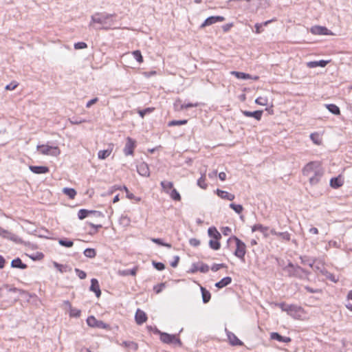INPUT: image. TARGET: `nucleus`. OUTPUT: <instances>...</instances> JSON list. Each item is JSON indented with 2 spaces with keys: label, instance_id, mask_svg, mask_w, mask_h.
Wrapping results in <instances>:
<instances>
[{
  "label": "nucleus",
  "instance_id": "obj_1",
  "mask_svg": "<svg viewBox=\"0 0 352 352\" xmlns=\"http://www.w3.org/2000/svg\"><path fill=\"white\" fill-rule=\"evenodd\" d=\"M303 175L309 178L311 185H316L324 175V170L318 162L308 163L302 170Z\"/></svg>",
  "mask_w": 352,
  "mask_h": 352
},
{
  "label": "nucleus",
  "instance_id": "obj_2",
  "mask_svg": "<svg viewBox=\"0 0 352 352\" xmlns=\"http://www.w3.org/2000/svg\"><path fill=\"white\" fill-rule=\"evenodd\" d=\"M116 14H106L96 12L91 16V21L89 26H93L94 23H99L102 26L100 28H95L96 30H108L111 28L113 21L112 18L116 16Z\"/></svg>",
  "mask_w": 352,
  "mask_h": 352
},
{
  "label": "nucleus",
  "instance_id": "obj_3",
  "mask_svg": "<svg viewBox=\"0 0 352 352\" xmlns=\"http://www.w3.org/2000/svg\"><path fill=\"white\" fill-rule=\"evenodd\" d=\"M283 311H285L289 316L296 320H304L307 319L306 311L300 306L296 305H288L285 302L276 304Z\"/></svg>",
  "mask_w": 352,
  "mask_h": 352
},
{
  "label": "nucleus",
  "instance_id": "obj_4",
  "mask_svg": "<svg viewBox=\"0 0 352 352\" xmlns=\"http://www.w3.org/2000/svg\"><path fill=\"white\" fill-rule=\"evenodd\" d=\"M316 272L319 277H321L323 279H329L333 283H337L338 281V277H336L332 273L329 272L324 267V265H316Z\"/></svg>",
  "mask_w": 352,
  "mask_h": 352
},
{
  "label": "nucleus",
  "instance_id": "obj_5",
  "mask_svg": "<svg viewBox=\"0 0 352 352\" xmlns=\"http://www.w3.org/2000/svg\"><path fill=\"white\" fill-rule=\"evenodd\" d=\"M228 241H234L235 243L236 249L234 254L239 258H243L245 254V244L235 236L230 238Z\"/></svg>",
  "mask_w": 352,
  "mask_h": 352
},
{
  "label": "nucleus",
  "instance_id": "obj_6",
  "mask_svg": "<svg viewBox=\"0 0 352 352\" xmlns=\"http://www.w3.org/2000/svg\"><path fill=\"white\" fill-rule=\"evenodd\" d=\"M37 150L40 153L43 155H52V156H58L60 151L58 146H52L49 145H38Z\"/></svg>",
  "mask_w": 352,
  "mask_h": 352
},
{
  "label": "nucleus",
  "instance_id": "obj_7",
  "mask_svg": "<svg viewBox=\"0 0 352 352\" xmlns=\"http://www.w3.org/2000/svg\"><path fill=\"white\" fill-rule=\"evenodd\" d=\"M87 324L88 326L94 328H98L105 329L108 328V324H105L101 320H97L94 316H89L87 319Z\"/></svg>",
  "mask_w": 352,
  "mask_h": 352
},
{
  "label": "nucleus",
  "instance_id": "obj_8",
  "mask_svg": "<svg viewBox=\"0 0 352 352\" xmlns=\"http://www.w3.org/2000/svg\"><path fill=\"white\" fill-rule=\"evenodd\" d=\"M136 142L133 139L130 137L126 138V142L125 144L124 148L123 149V152L126 156L133 155L134 153V149L135 148Z\"/></svg>",
  "mask_w": 352,
  "mask_h": 352
},
{
  "label": "nucleus",
  "instance_id": "obj_9",
  "mask_svg": "<svg viewBox=\"0 0 352 352\" xmlns=\"http://www.w3.org/2000/svg\"><path fill=\"white\" fill-rule=\"evenodd\" d=\"M160 340L162 342L167 344H180V340L175 335H170L166 333H161Z\"/></svg>",
  "mask_w": 352,
  "mask_h": 352
},
{
  "label": "nucleus",
  "instance_id": "obj_10",
  "mask_svg": "<svg viewBox=\"0 0 352 352\" xmlns=\"http://www.w3.org/2000/svg\"><path fill=\"white\" fill-rule=\"evenodd\" d=\"M0 236H2L4 238L10 239V240L17 243H22V240L17 235L3 229L0 227Z\"/></svg>",
  "mask_w": 352,
  "mask_h": 352
},
{
  "label": "nucleus",
  "instance_id": "obj_11",
  "mask_svg": "<svg viewBox=\"0 0 352 352\" xmlns=\"http://www.w3.org/2000/svg\"><path fill=\"white\" fill-rule=\"evenodd\" d=\"M225 20V18L221 16H211L208 17L204 22L201 25V28H205L206 26L212 25L217 22H221Z\"/></svg>",
  "mask_w": 352,
  "mask_h": 352
},
{
  "label": "nucleus",
  "instance_id": "obj_12",
  "mask_svg": "<svg viewBox=\"0 0 352 352\" xmlns=\"http://www.w3.org/2000/svg\"><path fill=\"white\" fill-rule=\"evenodd\" d=\"M228 339L230 344L233 346H242L243 343L232 332L226 329Z\"/></svg>",
  "mask_w": 352,
  "mask_h": 352
},
{
  "label": "nucleus",
  "instance_id": "obj_13",
  "mask_svg": "<svg viewBox=\"0 0 352 352\" xmlns=\"http://www.w3.org/2000/svg\"><path fill=\"white\" fill-rule=\"evenodd\" d=\"M135 320L138 324H142L147 320V316L144 311L138 309L135 315Z\"/></svg>",
  "mask_w": 352,
  "mask_h": 352
},
{
  "label": "nucleus",
  "instance_id": "obj_14",
  "mask_svg": "<svg viewBox=\"0 0 352 352\" xmlns=\"http://www.w3.org/2000/svg\"><path fill=\"white\" fill-rule=\"evenodd\" d=\"M137 171L140 175L144 177H149L150 175L148 166L145 162H142L137 166Z\"/></svg>",
  "mask_w": 352,
  "mask_h": 352
},
{
  "label": "nucleus",
  "instance_id": "obj_15",
  "mask_svg": "<svg viewBox=\"0 0 352 352\" xmlns=\"http://www.w3.org/2000/svg\"><path fill=\"white\" fill-rule=\"evenodd\" d=\"M89 214H94L97 217L102 216V212L96 210H88L86 209H80L78 212V217L80 219H85Z\"/></svg>",
  "mask_w": 352,
  "mask_h": 352
},
{
  "label": "nucleus",
  "instance_id": "obj_16",
  "mask_svg": "<svg viewBox=\"0 0 352 352\" xmlns=\"http://www.w3.org/2000/svg\"><path fill=\"white\" fill-rule=\"evenodd\" d=\"M329 30L322 26L316 25L311 28V32L316 35H328Z\"/></svg>",
  "mask_w": 352,
  "mask_h": 352
},
{
  "label": "nucleus",
  "instance_id": "obj_17",
  "mask_svg": "<svg viewBox=\"0 0 352 352\" xmlns=\"http://www.w3.org/2000/svg\"><path fill=\"white\" fill-rule=\"evenodd\" d=\"M90 290L96 294L97 298L100 296L101 290L100 289V285L97 279L92 278L91 280Z\"/></svg>",
  "mask_w": 352,
  "mask_h": 352
},
{
  "label": "nucleus",
  "instance_id": "obj_18",
  "mask_svg": "<svg viewBox=\"0 0 352 352\" xmlns=\"http://www.w3.org/2000/svg\"><path fill=\"white\" fill-rule=\"evenodd\" d=\"M230 74L233 76H234L238 79H243V80H247V79H254V80H258V76H254V78H252V76L246 73L241 72H236V71H232Z\"/></svg>",
  "mask_w": 352,
  "mask_h": 352
},
{
  "label": "nucleus",
  "instance_id": "obj_19",
  "mask_svg": "<svg viewBox=\"0 0 352 352\" xmlns=\"http://www.w3.org/2000/svg\"><path fill=\"white\" fill-rule=\"evenodd\" d=\"M30 170L35 174H44L49 172V168L45 166H30Z\"/></svg>",
  "mask_w": 352,
  "mask_h": 352
},
{
  "label": "nucleus",
  "instance_id": "obj_20",
  "mask_svg": "<svg viewBox=\"0 0 352 352\" xmlns=\"http://www.w3.org/2000/svg\"><path fill=\"white\" fill-rule=\"evenodd\" d=\"M216 193L219 197H221L223 199L232 201L235 198L234 195L229 193L226 191H224V190H222L220 189H217Z\"/></svg>",
  "mask_w": 352,
  "mask_h": 352
},
{
  "label": "nucleus",
  "instance_id": "obj_21",
  "mask_svg": "<svg viewBox=\"0 0 352 352\" xmlns=\"http://www.w3.org/2000/svg\"><path fill=\"white\" fill-rule=\"evenodd\" d=\"M243 114L246 117L254 118L256 120H260L263 114V111L257 110L254 111H243Z\"/></svg>",
  "mask_w": 352,
  "mask_h": 352
},
{
  "label": "nucleus",
  "instance_id": "obj_22",
  "mask_svg": "<svg viewBox=\"0 0 352 352\" xmlns=\"http://www.w3.org/2000/svg\"><path fill=\"white\" fill-rule=\"evenodd\" d=\"M270 338L272 340H276L281 342L288 343L291 342V338L289 337H283L276 332L271 333Z\"/></svg>",
  "mask_w": 352,
  "mask_h": 352
},
{
  "label": "nucleus",
  "instance_id": "obj_23",
  "mask_svg": "<svg viewBox=\"0 0 352 352\" xmlns=\"http://www.w3.org/2000/svg\"><path fill=\"white\" fill-rule=\"evenodd\" d=\"M329 60H320L318 61H310L307 63V65L309 68H314L316 67H324Z\"/></svg>",
  "mask_w": 352,
  "mask_h": 352
},
{
  "label": "nucleus",
  "instance_id": "obj_24",
  "mask_svg": "<svg viewBox=\"0 0 352 352\" xmlns=\"http://www.w3.org/2000/svg\"><path fill=\"white\" fill-rule=\"evenodd\" d=\"M343 185V180L340 176L331 178L330 180V186L333 188H338Z\"/></svg>",
  "mask_w": 352,
  "mask_h": 352
},
{
  "label": "nucleus",
  "instance_id": "obj_25",
  "mask_svg": "<svg viewBox=\"0 0 352 352\" xmlns=\"http://www.w3.org/2000/svg\"><path fill=\"white\" fill-rule=\"evenodd\" d=\"M208 235L214 239H220L221 238V234L215 227H210L208 230Z\"/></svg>",
  "mask_w": 352,
  "mask_h": 352
},
{
  "label": "nucleus",
  "instance_id": "obj_26",
  "mask_svg": "<svg viewBox=\"0 0 352 352\" xmlns=\"http://www.w3.org/2000/svg\"><path fill=\"white\" fill-rule=\"evenodd\" d=\"M232 281V278L229 276L222 278L220 281L215 284V286L219 289L228 285Z\"/></svg>",
  "mask_w": 352,
  "mask_h": 352
},
{
  "label": "nucleus",
  "instance_id": "obj_27",
  "mask_svg": "<svg viewBox=\"0 0 352 352\" xmlns=\"http://www.w3.org/2000/svg\"><path fill=\"white\" fill-rule=\"evenodd\" d=\"M0 291L1 292H3L5 291L6 292H18L20 294H26V292L23 290L19 289L16 287H12L9 285H4L3 287L1 288Z\"/></svg>",
  "mask_w": 352,
  "mask_h": 352
},
{
  "label": "nucleus",
  "instance_id": "obj_28",
  "mask_svg": "<svg viewBox=\"0 0 352 352\" xmlns=\"http://www.w3.org/2000/svg\"><path fill=\"white\" fill-rule=\"evenodd\" d=\"M162 190L166 193H169V190L173 188V183L172 182L162 181L160 183Z\"/></svg>",
  "mask_w": 352,
  "mask_h": 352
},
{
  "label": "nucleus",
  "instance_id": "obj_29",
  "mask_svg": "<svg viewBox=\"0 0 352 352\" xmlns=\"http://www.w3.org/2000/svg\"><path fill=\"white\" fill-rule=\"evenodd\" d=\"M25 256H29L33 261H41L44 255L42 252H34L31 254H25Z\"/></svg>",
  "mask_w": 352,
  "mask_h": 352
},
{
  "label": "nucleus",
  "instance_id": "obj_30",
  "mask_svg": "<svg viewBox=\"0 0 352 352\" xmlns=\"http://www.w3.org/2000/svg\"><path fill=\"white\" fill-rule=\"evenodd\" d=\"M327 109L334 115H340V110L339 107L334 104H326Z\"/></svg>",
  "mask_w": 352,
  "mask_h": 352
},
{
  "label": "nucleus",
  "instance_id": "obj_31",
  "mask_svg": "<svg viewBox=\"0 0 352 352\" xmlns=\"http://www.w3.org/2000/svg\"><path fill=\"white\" fill-rule=\"evenodd\" d=\"M63 192L65 195L68 196L70 199H74L76 195V191L72 188H64Z\"/></svg>",
  "mask_w": 352,
  "mask_h": 352
},
{
  "label": "nucleus",
  "instance_id": "obj_32",
  "mask_svg": "<svg viewBox=\"0 0 352 352\" xmlns=\"http://www.w3.org/2000/svg\"><path fill=\"white\" fill-rule=\"evenodd\" d=\"M68 314L71 318H79L81 314V311L77 308L72 307H70Z\"/></svg>",
  "mask_w": 352,
  "mask_h": 352
},
{
  "label": "nucleus",
  "instance_id": "obj_33",
  "mask_svg": "<svg viewBox=\"0 0 352 352\" xmlns=\"http://www.w3.org/2000/svg\"><path fill=\"white\" fill-rule=\"evenodd\" d=\"M268 230V227L264 226L262 224H255L252 227V231H260L262 233H265Z\"/></svg>",
  "mask_w": 352,
  "mask_h": 352
},
{
  "label": "nucleus",
  "instance_id": "obj_34",
  "mask_svg": "<svg viewBox=\"0 0 352 352\" xmlns=\"http://www.w3.org/2000/svg\"><path fill=\"white\" fill-rule=\"evenodd\" d=\"M121 345L126 348H131L134 351H136L138 348V344L132 341H124Z\"/></svg>",
  "mask_w": 352,
  "mask_h": 352
},
{
  "label": "nucleus",
  "instance_id": "obj_35",
  "mask_svg": "<svg viewBox=\"0 0 352 352\" xmlns=\"http://www.w3.org/2000/svg\"><path fill=\"white\" fill-rule=\"evenodd\" d=\"M168 194H169L170 197H171V199H173V200H175V201H180L181 200V195L176 189L173 188L170 190V191H169Z\"/></svg>",
  "mask_w": 352,
  "mask_h": 352
},
{
  "label": "nucleus",
  "instance_id": "obj_36",
  "mask_svg": "<svg viewBox=\"0 0 352 352\" xmlns=\"http://www.w3.org/2000/svg\"><path fill=\"white\" fill-rule=\"evenodd\" d=\"M197 185L202 189H206L208 184L206 183L205 173L201 174V177L197 180Z\"/></svg>",
  "mask_w": 352,
  "mask_h": 352
},
{
  "label": "nucleus",
  "instance_id": "obj_37",
  "mask_svg": "<svg viewBox=\"0 0 352 352\" xmlns=\"http://www.w3.org/2000/svg\"><path fill=\"white\" fill-rule=\"evenodd\" d=\"M219 241V239H211L209 241L210 247L214 250H219L221 247V244Z\"/></svg>",
  "mask_w": 352,
  "mask_h": 352
},
{
  "label": "nucleus",
  "instance_id": "obj_38",
  "mask_svg": "<svg viewBox=\"0 0 352 352\" xmlns=\"http://www.w3.org/2000/svg\"><path fill=\"white\" fill-rule=\"evenodd\" d=\"M111 149L101 150L98 153V157L100 160H104L110 155Z\"/></svg>",
  "mask_w": 352,
  "mask_h": 352
},
{
  "label": "nucleus",
  "instance_id": "obj_39",
  "mask_svg": "<svg viewBox=\"0 0 352 352\" xmlns=\"http://www.w3.org/2000/svg\"><path fill=\"white\" fill-rule=\"evenodd\" d=\"M230 208H232L234 212L237 214H240L243 210V207L241 204H236L234 203H231L229 205Z\"/></svg>",
  "mask_w": 352,
  "mask_h": 352
},
{
  "label": "nucleus",
  "instance_id": "obj_40",
  "mask_svg": "<svg viewBox=\"0 0 352 352\" xmlns=\"http://www.w3.org/2000/svg\"><path fill=\"white\" fill-rule=\"evenodd\" d=\"M188 122L187 120H172L168 122V126H177V125H183L186 124Z\"/></svg>",
  "mask_w": 352,
  "mask_h": 352
},
{
  "label": "nucleus",
  "instance_id": "obj_41",
  "mask_svg": "<svg viewBox=\"0 0 352 352\" xmlns=\"http://www.w3.org/2000/svg\"><path fill=\"white\" fill-rule=\"evenodd\" d=\"M84 254L88 258H94L96 256V252L93 248H87L84 251Z\"/></svg>",
  "mask_w": 352,
  "mask_h": 352
},
{
  "label": "nucleus",
  "instance_id": "obj_42",
  "mask_svg": "<svg viewBox=\"0 0 352 352\" xmlns=\"http://www.w3.org/2000/svg\"><path fill=\"white\" fill-rule=\"evenodd\" d=\"M132 54L134 57V58L136 59V60L139 63H142L143 62V57L142 56L141 52L140 50H135L132 52Z\"/></svg>",
  "mask_w": 352,
  "mask_h": 352
},
{
  "label": "nucleus",
  "instance_id": "obj_43",
  "mask_svg": "<svg viewBox=\"0 0 352 352\" xmlns=\"http://www.w3.org/2000/svg\"><path fill=\"white\" fill-rule=\"evenodd\" d=\"M59 244L64 247L71 248L73 246L74 242L66 239H63L59 240Z\"/></svg>",
  "mask_w": 352,
  "mask_h": 352
},
{
  "label": "nucleus",
  "instance_id": "obj_44",
  "mask_svg": "<svg viewBox=\"0 0 352 352\" xmlns=\"http://www.w3.org/2000/svg\"><path fill=\"white\" fill-rule=\"evenodd\" d=\"M199 105V104L198 102H195V103L189 102L187 104H181L180 107L179 109H177V110L182 111L184 109H188L190 107H197Z\"/></svg>",
  "mask_w": 352,
  "mask_h": 352
},
{
  "label": "nucleus",
  "instance_id": "obj_45",
  "mask_svg": "<svg viewBox=\"0 0 352 352\" xmlns=\"http://www.w3.org/2000/svg\"><path fill=\"white\" fill-rule=\"evenodd\" d=\"M201 291L203 301L204 302L206 303L210 299V294L208 292L206 291L204 288H201Z\"/></svg>",
  "mask_w": 352,
  "mask_h": 352
},
{
  "label": "nucleus",
  "instance_id": "obj_46",
  "mask_svg": "<svg viewBox=\"0 0 352 352\" xmlns=\"http://www.w3.org/2000/svg\"><path fill=\"white\" fill-rule=\"evenodd\" d=\"M154 108H146L144 109L139 110L138 113L141 118H144L147 113H150L153 111Z\"/></svg>",
  "mask_w": 352,
  "mask_h": 352
},
{
  "label": "nucleus",
  "instance_id": "obj_47",
  "mask_svg": "<svg viewBox=\"0 0 352 352\" xmlns=\"http://www.w3.org/2000/svg\"><path fill=\"white\" fill-rule=\"evenodd\" d=\"M255 102L259 105L265 106L267 104V99L265 97H258Z\"/></svg>",
  "mask_w": 352,
  "mask_h": 352
},
{
  "label": "nucleus",
  "instance_id": "obj_48",
  "mask_svg": "<svg viewBox=\"0 0 352 352\" xmlns=\"http://www.w3.org/2000/svg\"><path fill=\"white\" fill-rule=\"evenodd\" d=\"M310 138L314 142V143H315L316 144H317V145L320 144L321 142L319 140V135L318 133H311L310 135Z\"/></svg>",
  "mask_w": 352,
  "mask_h": 352
},
{
  "label": "nucleus",
  "instance_id": "obj_49",
  "mask_svg": "<svg viewBox=\"0 0 352 352\" xmlns=\"http://www.w3.org/2000/svg\"><path fill=\"white\" fill-rule=\"evenodd\" d=\"M136 272H137V267H135L130 271H119V274L121 275H123V276H126V275H129V274L134 276V275H135Z\"/></svg>",
  "mask_w": 352,
  "mask_h": 352
},
{
  "label": "nucleus",
  "instance_id": "obj_50",
  "mask_svg": "<svg viewBox=\"0 0 352 352\" xmlns=\"http://www.w3.org/2000/svg\"><path fill=\"white\" fill-rule=\"evenodd\" d=\"M87 47V45L85 42H78L74 44V49L76 50L85 49Z\"/></svg>",
  "mask_w": 352,
  "mask_h": 352
},
{
  "label": "nucleus",
  "instance_id": "obj_51",
  "mask_svg": "<svg viewBox=\"0 0 352 352\" xmlns=\"http://www.w3.org/2000/svg\"><path fill=\"white\" fill-rule=\"evenodd\" d=\"M152 241L158 244V245H163V246H166V247H168V248H170V245L168 244V243H164L163 241L161 239H153Z\"/></svg>",
  "mask_w": 352,
  "mask_h": 352
},
{
  "label": "nucleus",
  "instance_id": "obj_52",
  "mask_svg": "<svg viewBox=\"0 0 352 352\" xmlns=\"http://www.w3.org/2000/svg\"><path fill=\"white\" fill-rule=\"evenodd\" d=\"M278 236H280L282 239L287 241L290 240V234L287 232H278Z\"/></svg>",
  "mask_w": 352,
  "mask_h": 352
},
{
  "label": "nucleus",
  "instance_id": "obj_53",
  "mask_svg": "<svg viewBox=\"0 0 352 352\" xmlns=\"http://www.w3.org/2000/svg\"><path fill=\"white\" fill-rule=\"evenodd\" d=\"M70 307H72V304L68 300H65L63 302V308L68 313Z\"/></svg>",
  "mask_w": 352,
  "mask_h": 352
},
{
  "label": "nucleus",
  "instance_id": "obj_54",
  "mask_svg": "<svg viewBox=\"0 0 352 352\" xmlns=\"http://www.w3.org/2000/svg\"><path fill=\"white\" fill-rule=\"evenodd\" d=\"M18 86V83L16 82H12L6 86V90H14Z\"/></svg>",
  "mask_w": 352,
  "mask_h": 352
},
{
  "label": "nucleus",
  "instance_id": "obj_55",
  "mask_svg": "<svg viewBox=\"0 0 352 352\" xmlns=\"http://www.w3.org/2000/svg\"><path fill=\"white\" fill-rule=\"evenodd\" d=\"M122 189L124 190L126 192H129L127 187L125 186H114L112 187V190H111L109 193H111V194L113 193V190H122Z\"/></svg>",
  "mask_w": 352,
  "mask_h": 352
},
{
  "label": "nucleus",
  "instance_id": "obj_56",
  "mask_svg": "<svg viewBox=\"0 0 352 352\" xmlns=\"http://www.w3.org/2000/svg\"><path fill=\"white\" fill-rule=\"evenodd\" d=\"M189 243L192 246L197 247V246L199 245L200 241H199V240H198L195 238H192L189 240Z\"/></svg>",
  "mask_w": 352,
  "mask_h": 352
},
{
  "label": "nucleus",
  "instance_id": "obj_57",
  "mask_svg": "<svg viewBox=\"0 0 352 352\" xmlns=\"http://www.w3.org/2000/svg\"><path fill=\"white\" fill-rule=\"evenodd\" d=\"M69 122L72 124H79L82 122H85V120H81V119H78V118H72V119H69Z\"/></svg>",
  "mask_w": 352,
  "mask_h": 352
},
{
  "label": "nucleus",
  "instance_id": "obj_58",
  "mask_svg": "<svg viewBox=\"0 0 352 352\" xmlns=\"http://www.w3.org/2000/svg\"><path fill=\"white\" fill-rule=\"evenodd\" d=\"M98 100V98H94L91 100H90L89 101H88L86 104V107L87 108H90L94 104L96 103Z\"/></svg>",
  "mask_w": 352,
  "mask_h": 352
},
{
  "label": "nucleus",
  "instance_id": "obj_59",
  "mask_svg": "<svg viewBox=\"0 0 352 352\" xmlns=\"http://www.w3.org/2000/svg\"><path fill=\"white\" fill-rule=\"evenodd\" d=\"M233 26V23H227V24H225L222 26V30L224 32H228L230 28Z\"/></svg>",
  "mask_w": 352,
  "mask_h": 352
},
{
  "label": "nucleus",
  "instance_id": "obj_60",
  "mask_svg": "<svg viewBox=\"0 0 352 352\" xmlns=\"http://www.w3.org/2000/svg\"><path fill=\"white\" fill-rule=\"evenodd\" d=\"M76 274L80 279H84L86 277V273L83 271H80L78 269H76Z\"/></svg>",
  "mask_w": 352,
  "mask_h": 352
},
{
  "label": "nucleus",
  "instance_id": "obj_61",
  "mask_svg": "<svg viewBox=\"0 0 352 352\" xmlns=\"http://www.w3.org/2000/svg\"><path fill=\"white\" fill-rule=\"evenodd\" d=\"M305 289L309 293H321L322 291L320 289H314L309 287H305Z\"/></svg>",
  "mask_w": 352,
  "mask_h": 352
},
{
  "label": "nucleus",
  "instance_id": "obj_62",
  "mask_svg": "<svg viewBox=\"0 0 352 352\" xmlns=\"http://www.w3.org/2000/svg\"><path fill=\"white\" fill-rule=\"evenodd\" d=\"M255 32L256 34H259L261 32V28L263 27V24L261 23H256L255 25Z\"/></svg>",
  "mask_w": 352,
  "mask_h": 352
},
{
  "label": "nucleus",
  "instance_id": "obj_63",
  "mask_svg": "<svg viewBox=\"0 0 352 352\" xmlns=\"http://www.w3.org/2000/svg\"><path fill=\"white\" fill-rule=\"evenodd\" d=\"M164 287V285L161 284L160 285L155 286L154 287V289L155 290L156 293L158 294L163 289Z\"/></svg>",
  "mask_w": 352,
  "mask_h": 352
},
{
  "label": "nucleus",
  "instance_id": "obj_64",
  "mask_svg": "<svg viewBox=\"0 0 352 352\" xmlns=\"http://www.w3.org/2000/svg\"><path fill=\"white\" fill-rule=\"evenodd\" d=\"M223 234L224 235H228L231 232V228L229 227L223 228Z\"/></svg>",
  "mask_w": 352,
  "mask_h": 352
}]
</instances>
